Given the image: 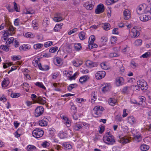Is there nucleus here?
Returning <instances> with one entry per match:
<instances>
[{
  "mask_svg": "<svg viewBox=\"0 0 151 151\" xmlns=\"http://www.w3.org/2000/svg\"><path fill=\"white\" fill-rule=\"evenodd\" d=\"M103 140L105 143L108 145H113L115 142L114 136L109 132L107 133L106 136L103 137Z\"/></svg>",
  "mask_w": 151,
  "mask_h": 151,
  "instance_id": "f257e3e1",
  "label": "nucleus"
},
{
  "mask_svg": "<svg viewBox=\"0 0 151 151\" xmlns=\"http://www.w3.org/2000/svg\"><path fill=\"white\" fill-rule=\"evenodd\" d=\"M32 134L34 137L38 138L42 137L44 134L43 131L39 128L35 129L32 132Z\"/></svg>",
  "mask_w": 151,
  "mask_h": 151,
  "instance_id": "f03ea898",
  "label": "nucleus"
},
{
  "mask_svg": "<svg viewBox=\"0 0 151 151\" xmlns=\"http://www.w3.org/2000/svg\"><path fill=\"white\" fill-rule=\"evenodd\" d=\"M104 110V108L100 106L95 107L93 109V114L96 117H98L101 115L102 111Z\"/></svg>",
  "mask_w": 151,
  "mask_h": 151,
  "instance_id": "7ed1b4c3",
  "label": "nucleus"
},
{
  "mask_svg": "<svg viewBox=\"0 0 151 151\" xmlns=\"http://www.w3.org/2000/svg\"><path fill=\"white\" fill-rule=\"evenodd\" d=\"M137 83L142 90H146L148 88V86L147 82L142 79L138 81Z\"/></svg>",
  "mask_w": 151,
  "mask_h": 151,
  "instance_id": "20e7f679",
  "label": "nucleus"
},
{
  "mask_svg": "<svg viewBox=\"0 0 151 151\" xmlns=\"http://www.w3.org/2000/svg\"><path fill=\"white\" fill-rule=\"evenodd\" d=\"M129 33L130 35L132 38L137 37L140 35L139 32L135 27H134L131 30Z\"/></svg>",
  "mask_w": 151,
  "mask_h": 151,
  "instance_id": "39448f33",
  "label": "nucleus"
},
{
  "mask_svg": "<svg viewBox=\"0 0 151 151\" xmlns=\"http://www.w3.org/2000/svg\"><path fill=\"white\" fill-rule=\"evenodd\" d=\"M44 108L42 106H37L35 110V115L37 117L41 115L44 112Z\"/></svg>",
  "mask_w": 151,
  "mask_h": 151,
  "instance_id": "423d86ee",
  "label": "nucleus"
},
{
  "mask_svg": "<svg viewBox=\"0 0 151 151\" xmlns=\"http://www.w3.org/2000/svg\"><path fill=\"white\" fill-rule=\"evenodd\" d=\"M94 3V1H89L84 3L83 6L87 9L91 10L93 7Z\"/></svg>",
  "mask_w": 151,
  "mask_h": 151,
  "instance_id": "0eeeda50",
  "label": "nucleus"
},
{
  "mask_svg": "<svg viewBox=\"0 0 151 151\" xmlns=\"http://www.w3.org/2000/svg\"><path fill=\"white\" fill-rule=\"evenodd\" d=\"M124 83V79L122 77H118L116 79L115 84L116 86H120L122 85Z\"/></svg>",
  "mask_w": 151,
  "mask_h": 151,
  "instance_id": "6e6552de",
  "label": "nucleus"
},
{
  "mask_svg": "<svg viewBox=\"0 0 151 151\" xmlns=\"http://www.w3.org/2000/svg\"><path fill=\"white\" fill-rule=\"evenodd\" d=\"M84 125L82 123H75L72 127L74 130L78 131L82 128Z\"/></svg>",
  "mask_w": 151,
  "mask_h": 151,
  "instance_id": "1a4fd4ad",
  "label": "nucleus"
},
{
  "mask_svg": "<svg viewBox=\"0 0 151 151\" xmlns=\"http://www.w3.org/2000/svg\"><path fill=\"white\" fill-rule=\"evenodd\" d=\"M106 75V72L104 71H99L95 75L96 78L97 79H100L104 78Z\"/></svg>",
  "mask_w": 151,
  "mask_h": 151,
  "instance_id": "9d476101",
  "label": "nucleus"
},
{
  "mask_svg": "<svg viewBox=\"0 0 151 151\" xmlns=\"http://www.w3.org/2000/svg\"><path fill=\"white\" fill-rule=\"evenodd\" d=\"M104 11V5L101 4L98 5L97 8L95 10L96 14H99L102 13Z\"/></svg>",
  "mask_w": 151,
  "mask_h": 151,
  "instance_id": "9b49d317",
  "label": "nucleus"
},
{
  "mask_svg": "<svg viewBox=\"0 0 151 151\" xmlns=\"http://www.w3.org/2000/svg\"><path fill=\"white\" fill-rule=\"evenodd\" d=\"M144 4H140L136 9V12L137 14H140L143 13L144 10Z\"/></svg>",
  "mask_w": 151,
  "mask_h": 151,
  "instance_id": "f8f14e48",
  "label": "nucleus"
},
{
  "mask_svg": "<svg viewBox=\"0 0 151 151\" xmlns=\"http://www.w3.org/2000/svg\"><path fill=\"white\" fill-rule=\"evenodd\" d=\"M139 18L142 21L146 22L150 20L151 19V17L149 16L143 14Z\"/></svg>",
  "mask_w": 151,
  "mask_h": 151,
  "instance_id": "ddd939ff",
  "label": "nucleus"
},
{
  "mask_svg": "<svg viewBox=\"0 0 151 151\" xmlns=\"http://www.w3.org/2000/svg\"><path fill=\"white\" fill-rule=\"evenodd\" d=\"M86 64L87 66L89 68L96 67L97 66V64L96 63H93L90 60H87L86 61Z\"/></svg>",
  "mask_w": 151,
  "mask_h": 151,
  "instance_id": "4468645a",
  "label": "nucleus"
},
{
  "mask_svg": "<svg viewBox=\"0 0 151 151\" xmlns=\"http://www.w3.org/2000/svg\"><path fill=\"white\" fill-rule=\"evenodd\" d=\"M31 48V46L30 45H22L21 46L19 47V50L21 51H24L30 49Z\"/></svg>",
  "mask_w": 151,
  "mask_h": 151,
  "instance_id": "2eb2a0df",
  "label": "nucleus"
},
{
  "mask_svg": "<svg viewBox=\"0 0 151 151\" xmlns=\"http://www.w3.org/2000/svg\"><path fill=\"white\" fill-rule=\"evenodd\" d=\"M124 18L127 20L130 17V12L128 9H125L123 12Z\"/></svg>",
  "mask_w": 151,
  "mask_h": 151,
  "instance_id": "dca6fc26",
  "label": "nucleus"
},
{
  "mask_svg": "<svg viewBox=\"0 0 151 151\" xmlns=\"http://www.w3.org/2000/svg\"><path fill=\"white\" fill-rule=\"evenodd\" d=\"M9 83V78L6 77L4 78V80L1 83L2 87H7Z\"/></svg>",
  "mask_w": 151,
  "mask_h": 151,
  "instance_id": "f3484780",
  "label": "nucleus"
},
{
  "mask_svg": "<svg viewBox=\"0 0 151 151\" xmlns=\"http://www.w3.org/2000/svg\"><path fill=\"white\" fill-rule=\"evenodd\" d=\"M139 104L141 106H144L145 104V98L142 96H139Z\"/></svg>",
  "mask_w": 151,
  "mask_h": 151,
  "instance_id": "a211bd4d",
  "label": "nucleus"
},
{
  "mask_svg": "<svg viewBox=\"0 0 151 151\" xmlns=\"http://www.w3.org/2000/svg\"><path fill=\"white\" fill-rule=\"evenodd\" d=\"M14 28L12 25H10L9 27L8 30H4V31L6 33H9V35H12L14 34Z\"/></svg>",
  "mask_w": 151,
  "mask_h": 151,
  "instance_id": "6ab92c4d",
  "label": "nucleus"
},
{
  "mask_svg": "<svg viewBox=\"0 0 151 151\" xmlns=\"http://www.w3.org/2000/svg\"><path fill=\"white\" fill-rule=\"evenodd\" d=\"M73 65L76 67L79 66L83 63L82 61L81 60L77 59L76 60H74L72 62Z\"/></svg>",
  "mask_w": 151,
  "mask_h": 151,
  "instance_id": "aec40b11",
  "label": "nucleus"
},
{
  "mask_svg": "<svg viewBox=\"0 0 151 151\" xmlns=\"http://www.w3.org/2000/svg\"><path fill=\"white\" fill-rule=\"evenodd\" d=\"M36 102L39 103L41 104H44L46 103V101L45 100L43 99V98L41 96L38 97L37 100Z\"/></svg>",
  "mask_w": 151,
  "mask_h": 151,
  "instance_id": "412c9836",
  "label": "nucleus"
},
{
  "mask_svg": "<svg viewBox=\"0 0 151 151\" xmlns=\"http://www.w3.org/2000/svg\"><path fill=\"white\" fill-rule=\"evenodd\" d=\"M131 90V87L125 86L123 88L122 90V92L124 93L128 94Z\"/></svg>",
  "mask_w": 151,
  "mask_h": 151,
  "instance_id": "4be33fe9",
  "label": "nucleus"
},
{
  "mask_svg": "<svg viewBox=\"0 0 151 151\" xmlns=\"http://www.w3.org/2000/svg\"><path fill=\"white\" fill-rule=\"evenodd\" d=\"M116 101L117 100L114 98H110L108 100L109 104L111 106L115 105Z\"/></svg>",
  "mask_w": 151,
  "mask_h": 151,
  "instance_id": "5701e85b",
  "label": "nucleus"
},
{
  "mask_svg": "<svg viewBox=\"0 0 151 151\" xmlns=\"http://www.w3.org/2000/svg\"><path fill=\"white\" fill-rule=\"evenodd\" d=\"M89 78V77L87 75L83 76L80 78L79 81L80 82L82 83H83L87 81V79Z\"/></svg>",
  "mask_w": 151,
  "mask_h": 151,
  "instance_id": "b1692460",
  "label": "nucleus"
},
{
  "mask_svg": "<svg viewBox=\"0 0 151 151\" xmlns=\"http://www.w3.org/2000/svg\"><path fill=\"white\" fill-rule=\"evenodd\" d=\"M63 19L62 17L61 16L60 14H58L56 15V17H55L53 20L56 22H60Z\"/></svg>",
  "mask_w": 151,
  "mask_h": 151,
  "instance_id": "393cba45",
  "label": "nucleus"
},
{
  "mask_svg": "<svg viewBox=\"0 0 151 151\" xmlns=\"http://www.w3.org/2000/svg\"><path fill=\"white\" fill-rule=\"evenodd\" d=\"M62 145L65 149H70L72 148L71 145L68 142H64L63 143Z\"/></svg>",
  "mask_w": 151,
  "mask_h": 151,
  "instance_id": "a878e982",
  "label": "nucleus"
},
{
  "mask_svg": "<svg viewBox=\"0 0 151 151\" xmlns=\"http://www.w3.org/2000/svg\"><path fill=\"white\" fill-rule=\"evenodd\" d=\"M150 147L149 146L145 144H143L140 147L141 150L143 151H146L148 150Z\"/></svg>",
  "mask_w": 151,
  "mask_h": 151,
  "instance_id": "bb28decb",
  "label": "nucleus"
},
{
  "mask_svg": "<svg viewBox=\"0 0 151 151\" xmlns=\"http://www.w3.org/2000/svg\"><path fill=\"white\" fill-rule=\"evenodd\" d=\"M128 122L131 124H133L136 122L135 119L133 116H130L128 117Z\"/></svg>",
  "mask_w": 151,
  "mask_h": 151,
  "instance_id": "cd10ccee",
  "label": "nucleus"
},
{
  "mask_svg": "<svg viewBox=\"0 0 151 151\" xmlns=\"http://www.w3.org/2000/svg\"><path fill=\"white\" fill-rule=\"evenodd\" d=\"M144 8H145L143 13L144 14H146L147 13L149 12L151 14V12H150L151 10V9H150V7L147 6L145 4H144Z\"/></svg>",
  "mask_w": 151,
  "mask_h": 151,
  "instance_id": "c85d7f7f",
  "label": "nucleus"
},
{
  "mask_svg": "<svg viewBox=\"0 0 151 151\" xmlns=\"http://www.w3.org/2000/svg\"><path fill=\"white\" fill-rule=\"evenodd\" d=\"M118 0H106V4L108 5H111L117 2Z\"/></svg>",
  "mask_w": 151,
  "mask_h": 151,
  "instance_id": "c756f323",
  "label": "nucleus"
},
{
  "mask_svg": "<svg viewBox=\"0 0 151 151\" xmlns=\"http://www.w3.org/2000/svg\"><path fill=\"white\" fill-rule=\"evenodd\" d=\"M110 88L111 87L109 84H105V86L103 88L102 91L103 92H105L109 90Z\"/></svg>",
  "mask_w": 151,
  "mask_h": 151,
  "instance_id": "7c9ffc66",
  "label": "nucleus"
},
{
  "mask_svg": "<svg viewBox=\"0 0 151 151\" xmlns=\"http://www.w3.org/2000/svg\"><path fill=\"white\" fill-rule=\"evenodd\" d=\"M78 36L81 40H83L86 38V33L82 31L79 33Z\"/></svg>",
  "mask_w": 151,
  "mask_h": 151,
  "instance_id": "2f4dec72",
  "label": "nucleus"
},
{
  "mask_svg": "<svg viewBox=\"0 0 151 151\" xmlns=\"http://www.w3.org/2000/svg\"><path fill=\"white\" fill-rule=\"evenodd\" d=\"M22 86H23V88L25 89L27 92L29 91L30 86L28 83H24L22 85Z\"/></svg>",
  "mask_w": 151,
  "mask_h": 151,
  "instance_id": "473e14b6",
  "label": "nucleus"
},
{
  "mask_svg": "<svg viewBox=\"0 0 151 151\" xmlns=\"http://www.w3.org/2000/svg\"><path fill=\"white\" fill-rule=\"evenodd\" d=\"M74 46L75 50L77 51H79L82 48L81 44L80 43H75Z\"/></svg>",
  "mask_w": 151,
  "mask_h": 151,
  "instance_id": "72a5a7b5",
  "label": "nucleus"
},
{
  "mask_svg": "<svg viewBox=\"0 0 151 151\" xmlns=\"http://www.w3.org/2000/svg\"><path fill=\"white\" fill-rule=\"evenodd\" d=\"M36 149V147L34 145H28L27 147V149L28 151L35 150Z\"/></svg>",
  "mask_w": 151,
  "mask_h": 151,
  "instance_id": "f704fd0d",
  "label": "nucleus"
},
{
  "mask_svg": "<svg viewBox=\"0 0 151 151\" xmlns=\"http://www.w3.org/2000/svg\"><path fill=\"white\" fill-rule=\"evenodd\" d=\"M63 25V24L62 23L56 24L54 28V31L55 32H58L61 28V27Z\"/></svg>",
  "mask_w": 151,
  "mask_h": 151,
  "instance_id": "c9c22d12",
  "label": "nucleus"
},
{
  "mask_svg": "<svg viewBox=\"0 0 151 151\" xmlns=\"http://www.w3.org/2000/svg\"><path fill=\"white\" fill-rule=\"evenodd\" d=\"M110 27V25L108 23H104L103 26L104 29L105 30H108L109 29Z\"/></svg>",
  "mask_w": 151,
  "mask_h": 151,
  "instance_id": "e433bc0d",
  "label": "nucleus"
},
{
  "mask_svg": "<svg viewBox=\"0 0 151 151\" xmlns=\"http://www.w3.org/2000/svg\"><path fill=\"white\" fill-rule=\"evenodd\" d=\"M39 124L41 126H45L47 125V122L45 120H42L39 121Z\"/></svg>",
  "mask_w": 151,
  "mask_h": 151,
  "instance_id": "4c0bfd02",
  "label": "nucleus"
},
{
  "mask_svg": "<svg viewBox=\"0 0 151 151\" xmlns=\"http://www.w3.org/2000/svg\"><path fill=\"white\" fill-rule=\"evenodd\" d=\"M142 40L141 39L137 40L134 42V45L136 46H140L142 45Z\"/></svg>",
  "mask_w": 151,
  "mask_h": 151,
  "instance_id": "58836bf2",
  "label": "nucleus"
},
{
  "mask_svg": "<svg viewBox=\"0 0 151 151\" xmlns=\"http://www.w3.org/2000/svg\"><path fill=\"white\" fill-rule=\"evenodd\" d=\"M120 142L122 144H126L129 142V140L127 138L123 137L120 139Z\"/></svg>",
  "mask_w": 151,
  "mask_h": 151,
  "instance_id": "ea45409f",
  "label": "nucleus"
},
{
  "mask_svg": "<svg viewBox=\"0 0 151 151\" xmlns=\"http://www.w3.org/2000/svg\"><path fill=\"white\" fill-rule=\"evenodd\" d=\"M35 85L37 86L42 88L44 89H45L46 88L43 85L42 83L41 82H37L35 83Z\"/></svg>",
  "mask_w": 151,
  "mask_h": 151,
  "instance_id": "a19ab883",
  "label": "nucleus"
},
{
  "mask_svg": "<svg viewBox=\"0 0 151 151\" xmlns=\"http://www.w3.org/2000/svg\"><path fill=\"white\" fill-rule=\"evenodd\" d=\"M95 40L94 36L93 35H91L89 38L88 42L89 43H93L94 42Z\"/></svg>",
  "mask_w": 151,
  "mask_h": 151,
  "instance_id": "79ce46f5",
  "label": "nucleus"
},
{
  "mask_svg": "<svg viewBox=\"0 0 151 151\" xmlns=\"http://www.w3.org/2000/svg\"><path fill=\"white\" fill-rule=\"evenodd\" d=\"M95 92L94 91L93 92L91 95L92 99L91 100V102L92 103H93L95 101V99H97L96 96H95Z\"/></svg>",
  "mask_w": 151,
  "mask_h": 151,
  "instance_id": "37998d69",
  "label": "nucleus"
},
{
  "mask_svg": "<svg viewBox=\"0 0 151 151\" xmlns=\"http://www.w3.org/2000/svg\"><path fill=\"white\" fill-rule=\"evenodd\" d=\"M43 45L42 44L38 43L35 44L34 45V48L35 49H40L42 48Z\"/></svg>",
  "mask_w": 151,
  "mask_h": 151,
  "instance_id": "c03bdc74",
  "label": "nucleus"
},
{
  "mask_svg": "<svg viewBox=\"0 0 151 151\" xmlns=\"http://www.w3.org/2000/svg\"><path fill=\"white\" fill-rule=\"evenodd\" d=\"M77 86L76 84H71L68 87V89L69 91H71L72 89L76 87Z\"/></svg>",
  "mask_w": 151,
  "mask_h": 151,
  "instance_id": "a18cd8bd",
  "label": "nucleus"
},
{
  "mask_svg": "<svg viewBox=\"0 0 151 151\" xmlns=\"http://www.w3.org/2000/svg\"><path fill=\"white\" fill-rule=\"evenodd\" d=\"M109 56L111 58H114L119 56V54L116 52H114L110 53L109 55Z\"/></svg>",
  "mask_w": 151,
  "mask_h": 151,
  "instance_id": "49530a36",
  "label": "nucleus"
},
{
  "mask_svg": "<svg viewBox=\"0 0 151 151\" xmlns=\"http://www.w3.org/2000/svg\"><path fill=\"white\" fill-rule=\"evenodd\" d=\"M20 96V94L19 93H12L11 95L12 97L13 98H17Z\"/></svg>",
  "mask_w": 151,
  "mask_h": 151,
  "instance_id": "de8ad7c7",
  "label": "nucleus"
},
{
  "mask_svg": "<svg viewBox=\"0 0 151 151\" xmlns=\"http://www.w3.org/2000/svg\"><path fill=\"white\" fill-rule=\"evenodd\" d=\"M0 48L6 51H8L9 50V48L6 45H1L0 46Z\"/></svg>",
  "mask_w": 151,
  "mask_h": 151,
  "instance_id": "09e8293b",
  "label": "nucleus"
},
{
  "mask_svg": "<svg viewBox=\"0 0 151 151\" xmlns=\"http://www.w3.org/2000/svg\"><path fill=\"white\" fill-rule=\"evenodd\" d=\"M58 49V47H52L49 50V52L54 53Z\"/></svg>",
  "mask_w": 151,
  "mask_h": 151,
  "instance_id": "8fccbe9b",
  "label": "nucleus"
},
{
  "mask_svg": "<svg viewBox=\"0 0 151 151\" xmlns=\"http://www.w3.org/2000/svg\"><path fill=\"white\" fill-rule=\"evenodd\" d=\"M53 42L52 41H48L45 42L44 44V46L45 47H47L52 45Z\"/></svg>",
  "mask_w": 151,
  "mask_h": 151,
  "instance_id": "3c124183",
  "label": "nucleus"
},
{
  "mask_svg": "<svg viewBox=\"0 0 151 151\" xmlns=\"http://www.w3.org/2000/svg\"><path fill=\"white\" fill-rule=\"evenodd\" d=\"M14 39L13 37H10L8 39L6 42V43L7 45H9L12 43L14 41Z\"/></svg>",
  "mask_w": 151,
  "mask_h": 151,
  "instance_id": "603ef678",
  "label": "nucleus"
},
{
  "mask_svg": "<svg viewBox=\"0 0 151 151\" xmlns=\"http://www.w3.org/2000/svg\"><path fill=\"white\" fill-rule=\"evenodd\" d=\"M9 34V33H6L4 32V36L2 38V40H6L7 38L10 35Z\"/></svg>",
  "mask_w": 151,
  "mask_h": 151,
  "instance_id": "864d4df0",
  "label": "nucleus"
},
{
  "mask_svg": "<svg viewBox=\"0 0 151 151\" xmlns=\"http://www.w3.org/2000/svg\"><path fill=\"white\" fill-rule=\"evenodd\" d=\"M78 30V29L77 28H74L72 30L70 31L68 33V34L69 35H71L72 34L74 33L77 32Z\"/></svg>",
  "mask_w": 151,
  "mask_h": 151,
  "instance_id": "5fc2aeb1",
  "label": "nucleus"
},
{
  "mask_svg": "<svg viewBox=\"0 0 151 151\" xmlns=\"http://www.w3.org/2000/svg\"><path fill=\"white\" fill-rule=\"evenodd\" d=\"M12 58L13 60L14 61L19 60L21 58V56H12Z\"/></svg>",
  "mask_w": 151,
  "mask_h": 151,
  "instance_id": "6e6d98bb",
  "label": "nucleus"
},
{
  "mask_svg": "<svg viewBox=\"0 0 151 151\" xmlns=\"http://www.w3.org/2000/svg\"><path fill=\"white\" fill-rule=\"evenodd\" d=\"M71 104V107L70 108L71 110H74L73 111L75 113L76 111V107L72 103Z\"/></svg>",
  "mask_w": 151,
  "mask_h": 151,
  "instance_id": "4d7b16f0",
  "label": "nucleus"
},
{
  "mask_svg": "<svg viewBox=\"0 0 151 151\" xmlns=\"http://www.w3.org/2000/svg\"><path fill=\"white\" fill-rule=\"evenodd\" d=\"M115 119L117 121L120 122L122 120V117L120 115H117L115 116Z\"/></svg>",
  "mask_w": 151,
  "mask_h": 151,
  "instance_id": "13d9d810",
  "label": "nucleus"
},
{
  "mask_svg": "<svg viewBox=\"0 0 151 151\" xmlns=\"http://www.w3.org/2000/svg\"><path fill=\"white\" fill-rule=\"evenodd\" d=\"M37 96L34 94H32L31 95V98L33 101L35 100V102L37 101Z\"/></svg>",
  "mask_w": 151,
  "mask_h": 151,
  "instance_id": "bf43d9fd",
  "label": "nucleus"
},
{
  "mask_svg": "<svg viewBox=\"0 0 151 151\" xmlns=\"http://www.w3.org/2000/svg\"><path fill=\"white\" fill-rule=\"evenodd\" d=\"M117 40V39L116 37H113L111 38V42L112 44H114Z\"/></svg>",
  "mask_w": 151,
  "mask_h": 151,
  "instance_id": "052dcab7",
  "label": "nucleus"
},
{
  "mask_svg": "<svg viewBox=\"0 0 151 151\" xmlns=\"http://www.w3.org/2000/svg\"><path fill=\"white\" fill-rule=\"evenodd\" d=\"M131 65H132V67L134 68H135L138 66V64L137 63H135L134 61L131 62Z\"/></svg>",
  "mask_w": 151,
  "mask_h": 151,
  "instance_id": "680f3d73",
  "label": "nucleus"
},
{
  "mask_svg": "<svg viewBox=\"0 0 151 151\" xmlns=\"http://www.w3.org/2000/svg\"><path fill=\"white\" fill-rule=\"evenodd\" d=\"M49 145V143L47 142V141H45L44 142H43L42 144V145L43 147H48Z\"/></svg>",
  "mask_w": 151,
  "mask_h": 151,
  "instance_id": "e2e57ef3",
  "label": "nucleus"
},
{
  "mask_svg": "<svg viewBox=\"0 0 151 151\" xmlns=\"http://www.w3.org/2000/svg\"><path fill=\"white\" fill-rule=\"evenodd\" d=\"M14 24L15 26H18L19 25V20L18 19H16L15 20Z\"/></svg>",
  "mask_w": 151,
  "mask_h": 151,
  "instance_id": "0e129e2a",
  "label": "nucleus"
},
{
  "mask_svg": "<svg viewBox=\"0 0 151 151\" xmlns=\"http://www.w3.org/2000/svg\"><path fill=\"white\" fill-rule=\"evenodd\" d=\"M118 29L117 28H114L113 29L112 33L114 34L117 35L119 33Z\"/></svg>",
  "mask_w": 151,
  "mask_h": 151,
  "instance_id": "69168bd1",
  "label": "nucleus"
},
{
  "mask_svg": "<svg viewBox=\"0 0 151 151\" xmlns=\"http://www.w3.org/2000/svg\"><path fill=\"white\" fill-rule=\"evenodd\" d=\"M77 73H75L73 75V76H70L69 78V80H74L75 79V77L77 75Z\"/></svg>",
  "mask_w": 151,
  "mask_h": 151,
  "instance_id": "338daca9",
  "label": "nucleus"
},
{
  "mask_svg": "<svg viewBox=\"0 0 151 151\" xmlns=\"http://www.w3.org/2000/svg\"><path fill=\"white\" fill-rule=\"evenodd\" d=\"M32 64L35 66H37L38 64V60L34 59L32 61Z\"/></svg>",
  "mask_w": 151,
  "mask_h": 151,
  "instance_id": "774afa93",
  "label": "nucleus"
}]
</instances>
